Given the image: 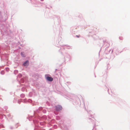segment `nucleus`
Here are the masks:
<instances>
[{"label":"nucleus","mask_w":130,"mask_h":130,"mask_svg":"<svg viewBox=\"0 0 130 130\" xmlns=\"http://www.w3.org/2000/svg\"><path fill=\"white\" fill-rule=\"evenodd\" d=\"M56 109L57 111H59L62 109V107L58 105L56 106Z\"/></svg>","instance_id":"obj_1"},{"label":"nucleus","mask_w":130,"mask_h":130,"mask_svg":"<svg viewBox=\"0 0 130 130\" xmlns=\"http://www.w3.org/2000/svg\"><path fill=\"white\" fill-rule=\"evenodd\" d=\"M46 79L48 81H52L53 80V78L51 77L47 76L46 77Z\"/></svg>","instance_id":"obj_2"},{"label":"nucleus","mask_w":130,"mask_h":130,"mask_svg":"<svg viewBox=\"0 0 130 130\" xmlns=\"http://www.w3.org/2000/svg\"><path fill=\"white\" fill-rule=\"evenodd\" d=\"M29 64V61H26L23 64V65L24 66H28Z\"/></svg>","instance_id":"obj_3"},{"label":"nucleus","mask_w":130,"mask_h":130,"mask_svg":"<svg viewBox=\"0 0 130 130\" xmlns=\"http://www.w3.org/2000/svg\"><path fill=\"white\" fill-rule=\"evenodd\" d=\"M21 55H22L23 57H24L25 56V54L23 52H21Z\"/></svg>","instance_id":"obj_4"},{"label":"nucleus","mask_w":130,"mask_h":130,"mask_svg":"<svg viewBox=\"0 0 130 130\" xmlns=\"http://www.w3.org/2000/svg\"><path fill=\"white\" fill-rule=\"evenodd\" d=\"M76 36L78 38H79V36L76 35Z\"/></svg>","instance_id":"obj_5"}]
</instances>
